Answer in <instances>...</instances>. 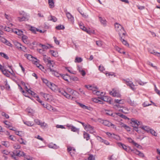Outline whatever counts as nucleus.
<instances>
[{
	"label": "nucleus",
	"mask_w": 160,
	"mask_h": 160,
	"mask_svg": "<svg viewBox=\"0 0 160 160\" xmlns=\"http://www.w3.org/2000/svg\"><path fill=\"white\" fill-rule=\"evenodd\" d=\"M132 151L134 153L138 155L141 157H144V154L137 150H132Z\"/></svg>",
	"instance_id": "18"
},
{
	"label": "nucleus",
	"mask_w": 160,
	"mask_h": 160,
	"mask_svg": "<svg viewBox=\"0 0 160 160\" xmlns=\"http://www.w3.org/2000/svg\"><path fill=\"white\" fill-rule=\"evenodd\" d=\"M115 48L118 52H119L120 53H122L121 51H122V50L120 48L117 46H115Z\"/></svg>",
	"instance_id": "53"
},
{
	"label": "nucleus",
	"mask_w": 160,
	"mask_h": 160,
	"mask_svg": "<svg viewBox=\"0 0 160 160\" xmlns=\"http://www.w3.org/2000/svg\"><path fill=\"white\" fill-rule=\"evenodd\" d=\"M53 38L55 43L57 45H59V42L57 40V38L55 37H54Z\"/></svg>",
	"instance_id": "62"
},
{
	"label": "nucleus",
	"mask_w": 160,
	"mask_h": 160,
	"mask_svg": "<svg viewBox=\"0 0 160 160\" xmlns=\"http://www.w3.org/2000/svg\"><path fill=\"white\" fill-rule=\"evenodd\" d=\"M22 39L23 42L26 44H29L30 42L29 40L28 39V37L27 36L22 35Z\"/></svg>",
	"instance_id": "15"
},
{
	"label": "nucleus",
	"mask_w": 160,
	"mask_h": 160,
	"mask_svg": "<svg viewBox=\"0 0 160 160\" xmlns=\"http://www.w3.org/2000/svg\"><path fill=\"white\" fill-rule=\"evenodd\" d=\"M120 37V40L122 43L126 46L129 47V44L127 41L125 40L124 39H123L122 37L121 36Z\"/></svg>",
	"instance_id": "25"
},
{
	"label": "nucleus",
	"mask_w": 160,
	"mask_h": 160,
	"mask_svg": "<svg viewBox=\"0 0 160 160\" xmlns=\"http://www.w3.org/2000/svg\"><path fill=\"white\" fill-rule=\"evenodd\" d=\"M48 19L49 20L52 21L53 22H56L57 20V18L55 17L52 15L48 17Z\"/></svg>",
	"instance_id": "29"
},
{
	"label": "nucleus",
	"mask_w": 160,
	"mask_h": 160,
	"mask_svg": "<svg viewBox=\"0 0 160 160\" xmlns=\"http://www.w3.org/2000/svg\"><path fill=\"white\" fill-rule=\"evenodd\" d=\"M88 160H95V156L92 155H90L88 158Z\"/></svg>",
	"instance_id": "49"
},
{
	"label": "nucleus",
	"mask_w": 160,
	"mask_h": 160,
	"mask_svg": "<svg viewBox=\"0 0 160 160\" xmlns=\"http://www.w3.org/2000/svg\"><path fill=\"white\" fill-rule=\"evenodd\" d=\"M39 45L44 50H47L51 47L52 46L51 45L48 44H47L46 45H43L41 44H39Z\"/></svg>",
	"instance_id": "16"
},
{
	"label": "nucleus",
	"mask_w": 160,
	"mask_h": 160,
	"mask_svg": "<svg viewBox=\"0 0 160 160\" xmlns=\"http://www.w3.org/2000/svg\"><path fill=\"white\" fill-rule=\"evenodd\" d=\"M25 153L19 150H14L12 152H11V156L15 160H18V158L17 156H24Z\"/></svg>",
	"instance_id": "2"
},
{
	"label": "nucleus",
	"mask_w": 160,
	"mask_h": 160,
	"mask_svg": "<svg viewBox=\"0 0 160 160\" xmlns=\"http://www.w3.org/2000/svg\"><path fill=\"white\" fill-rule=\"evenodd\" d=\"M127 102L129 104H130L132 106H135L136 105V103L134 101L130 99H128L127 100Z\"/></svg>",
	"instance_id": "27"
},
{
	"label": "nucleus",
	"mask_w": 160,
	"mask_h": 160,
	"mask_svg": "<svg viewBox=\"0 0 160 160\" xmlns=\"http://www.w3.org/2000/svg\"><path fill=\"white\" fill-rule=\"evenodd\" d=\"M140 128L148 132H149L151 129L149 127L147 126H142V127L141 126Z\"/></svg>",
	"instance_id": "30"
},
{
	"label": "nucleus",
	"mask_w": 160,
	"mask_h": 160,
	"mask_svg": "<svg viewBox=\"0 0 160 160\" xmlns=\"http://www.w3.org/2000/svg\"><path fill=\"white\" fill-rule=\"evenodd\" d=\"M79 105L82 108L88 109V106H86L85 105L80 103H79Z\"/></svg>",
	"instance_id": "57"
},
{
	"label": "nucleus",
	"mask_w": 160,
	"mask_h": 160,
	"mask_svg": "<svg viewBox=\"0 0 160 160\" xmlns=\"http://www.w3.org/2000/svg\"><path fill=\"white\" fill-rule=\"evenodd\" d=\"M62 78H63L66 81L68 82V76L67 75H63L61 76Z\"/></svg>",
	"instance_id": "56"
},
{
	"label": "nucleus",
	"mask_w": 160,
	"mask_h": 160,
	"mask_svg": "<svg viewBox=\"0 0 160 160\" xmlns=\"http://www.w3.org/2000/svg\"><path fill=\"white\" fill-rule=\"evenodd\" d=\"M83 137L84 138L86 139L87 141L89 140L90 139V136L89 134L85 132H84Z\"/></svg>",
	"instance_id": "31"
},
{
	"label": "nucleus",
	"mask_w": 160,
	"mask_h": 160,
	"mask_svg": "<svg viewBox=\"0 0 160 160\" xmlns=\"http://www.w3.org/2000/svg\"><path fill=\"white\" fill-rule=\"evenodd\" d=\"M100 21L102 24L103 26H105L106 25V20L103 18L100 17L99 18Z\"/></svg>",
	"instance_id": "28"
},
{
	"label": "nucleus",
	"mask_w": 160,
	"mask_h": 160,
	"mask_svg": "<svg viewBox=\"0 0 160 160\" xmlns=\"http://www.w3.org/2000/svg\"><path fill=\"white\" fill-rule=\"evenodd\" d=\"M110 94L113 97H120L121 96L120 93L114 89H112V91L110 92Z\"/></svg>",
	"instance_id": "7"
},
{
	"label": "nucleus",
	"mask_w": 160,
	"mask_h": 160,
	"mask_svg": "<svg viewBox=\"0 0 160 160\" xmlns=\"http://www.w3.org/2000/svg\"><path fill=\"white\" fill-rule=\"evenodd\" d=\"M24 123L28 126H31L33 125L32 123L29 121H24Z\"/></svg>",
	"instance_id": "40"
},
{
	"label": "nucleus",
	"mask_w": 160,
	"mask_h": 160,
	"mask_svg": "<svg viewBox=\"0 0 160 160\" xmlns=\"http://www.w3.org/2000/svg\"><path fill=\"white\" fill-rule=\"evenodd\" d=\"M102 123L104 125L108 127L114 126L113 124L107 120H104Z\"/></svg>",
	"instance_id": "21"
},
{
	"label": "nucleus",
	"mask_w": 160,
	"mask_h": 160,
	"mask_svg": "<svg viewBox=\"0 0 160 160\" xmlns=\"http://www.w3.org/2000/svg\"><path fill=\"white\" fill-rule=\"evenodd\" d=\"M0 70L2 71V73H4V72H6V69H4V67H2L1 65L0 64Z\"/></svg>",
	"instance_id": "63"
},
{
	"label": "nucleus",
	"mask_w": 160,
	"mask_h": 160,
	"mask_svg": "<svg viewBox=\"0 0 160 160\" xmlns=\"http://www.w3.org/2000/svg\"><path fill=\"white\" fill-rule=\"evenodd\" d=\"M116 114L118 116H120V117H121L124 119H126V118H127V117L126 116L123 115L122 114L120 113H117Z\"/></svg>",
	"instance_id": "51"
},
{
	"label": "nucleus",
	"mask_w": 160,
	"mask_h": 160,
	"mask_svg": "<svg viewBox=\"0 0 160 160\" xmlns=\"http://www.w3.org/2000/svg\"><path fill=\"white\" fill-rule=\"evenodd\" d=\"M68 152H69L70 154L71 155V156H72L73 153L72 154V152H71L72 150V148L71 147H70L68 148Z\"/></svg>",
	"instance_id": "58"
},
{
	"label": "nucleus",
	"mask_w": 160,
	"mask_h": 160,
	"mask_svg": "<svg viewBox=\"0 0 160 160\" xmlns=\"http://www.w3.org/2000/svg\"><path fill=\"white\" fill-rule=\"evenodd\" d=\"M121 125L122 127L124 128L125 129H127L128 131H130V128L129 126L123 123Z\"/></svg>",
	"instance_id": "43"
},
{
	"label": "nucleus",
	"mask_w": 160,
	"mask_h": 160,
	"mask_svg": "<svg viewBox=\"0 0 160 160\" xmlns=\"http://www.w3.org/2000/svg\"><path fill=\"white\" fill-rule=\"evenodd\" d=\"M118 111L124 113H128V110L126 107L122 106L121 109H118Z\"/></svg>",
	"instance_id": "20"
},
{
	"label": "nucleus",
	"mask_w": 160,
	"mask_h": 160,
	"mask_svg": "<svg viewBox=\"0 0 160 160\" xmlns=\"http://www.w3.org/2000/svg\"><path fill=\"white\" fill-rule=\"evenodd\" d=\"M112 138L115 139L117 140H120V138L119 136L113 133L112 135Z\"/></svg>",
	"instance_id": "41"
},
{
	"label": "nucleus",
	"mask_w": 160,
	"mask_h": 160,
	"mask_svg": "<svg viewBox=\"0 0 160 160\" xmlns=\"http://www.w3.org/2000/svg\"><path fill=\"white\" fill-rule=\"evenodd\" d=\"M30 30L31 31H32V32L34 33H36V31H39V29L35 28L34 27H31L30 29Z\"/></svg>",
	"instance_id": "44"
},
{
	"label": "nucleus",
	"mask_w": 160,
	"mask_h": 160,
	"mask_svg": "<svg viewBox=\"0 0 160 160\" xmlns=\"http://www.w3.org/2000/svg\"><path fill=\"white\" fill-rule=\"evenodd\" d=\"M45 108H46L47 109L50 111H55V109L53 108V107H52L51 105L49 104H47L45 105Z\"/></svg>",
	"instance_id": "23"
},
{
	"label": "nucleus",
	"mask_w": 160,
	"mask_h": 160,
	"mask_svg": "<svg viewBox=\"0 0 160 160\" xmlns=\"http://www.w3.org/2000/svg\"><path fill=\"white\" fill-rule=\"evenodd\" d=\"M66 126L68 127V129H70L73 132H77L79 134V129L77 128L73 125H71L68 124L66 125Z\"/></svg>",
	"instance_id": "5"
},
{
	"label": "nucleus",
	"mask_w": 160,
	"mask_h": 160,
	"mask_svg": "<svg viewBox=\"0 0 160 160\" xmlns=\"http://www.w3.org/2000/svg\"><path fill=\"white\" fill-rule=\"evenodd\" d=\"M15 32L17 33L19 35H22V31L17 30L15 31Z\"/></svg>",
	"instance_id": "48"
},
{
	"label": "nucleus",
	"mask_w": 160,
	"mask_h": 160,
	"mask_svg": "<svg viewBox=\"0 0 160 160\" xmlns=\"http://www.w3.org/2000/svg\"><path fill=\"white\" fill-rule=\"evenodd\" d=\"M96 44L98 46L101 47L103 45V42L100 40L97 41H96Z\"/></svg>",
	"instance_id": "35"
},
{
	"label": "nucleus",
	"mask_w": 160,
	"mask_h": 160,
	"mask_svg": "<svg viewBox=\"0 0 160 160\" xmlns=\"http://www.w3.org/2000/svg\"><path fill=\"white\" fill-rule=\"evenodd\" d=\"M14 45L18 48L19 46L20 47V46H22V45L20 43L18 42H15Z\"/></svg>",
	"instance_id": "61"
},
{
	"label": "nucleus",
	"mask_w": 160,
	"mask_h": 160,
	"mask_svg": "<svg viewBox=\"0 0 160 160\" xmlns=\"http://www.w3.org/2000/svg\"><path fill=\"white\" fill-rule=\"evenodd\" d=\"M48 3L51 8L54 7V2L53 0H48Z\"/></svg>",
	"instance_id": "33"
},
{
	"label": "nucleus",
	"mask_w": 160,
	"mask_h": 160,
	"mask_svg": "<svg viewBox=\"0 0 160 160\" xmlns=\"http://www.w3.org/2000/svg\"><path fill=\"white\" fill-rule=\"evenodd\" d=\"M98 98L104 101L108 102L109 103H110L111 102V98L108 96H103Z\"/></svg>",
	"instance_id": "13"
},
{
	"label": "nucleus",
	"mask_w": 160,
	"mask_h": 160,
	"mask_svg": "<svg viewBox=\"0 0 160 160\" xmlns=\"http://www.w3.org/2000/svg\"><path fill=\"white\" fill-rule=\"evenodd\" d=\"M66 14L68 20L72 23H73L74 22V17L69 12H66Z\"/></svg>",
	"instance_id": "12"
},
{
	"label": "nucleus",
	"mask_w": 160,
	"mask_h": 160,
	"mask_svg": "<svg viewBox=\"0 0 160 160\" xmlns=\"http://www.w3.org/2000/svg\"><path fill=\"white\" fill-rule=\"evenodd\" d=\"M117 143L120 148H122L127 152H129L130 150L129 147H127L126 145L121 142H118Z\"/></svg>",
	"instance_id": "8"
},
{
	"label": "nucleus",
	"mask_w": 160,
	"mask_h": 160,
	"mask_svg": "<svg viewBox=\"0 0 160 160\" xmlns=\"http://www.w3.org/2000/svg\"><path fill=\"white\" fill-rule=\"evenodd\" d=\"M115 27L116 31L118 32L119 37H121L122 34L124 36L125 35V32L121 25L118 23H116L115 24Z\"/></svg>",
	"instance_id": "3"
},
{
	"label": "nucleus",
	"mask_w": 160,
	"mask_h": 160,
	"mask_svg": "<svg viewBox=\"0 0 160 160\" xmlns=\"http://www.w3.org/2000/svg\"><path fill=\"white\" fill-rule=\"evenodd\" d=\"M64 26L62 25H59L56 27V28L58 30L63 29H64Z\"/></svg>",
	"instance_id": "42"
},
{
	"label": "nucleus",
	"mask_w": 160,
	"mask_h": 160,
	"mask_svg": "<svg viewBox=\"0 0 160 160\" xmlns=\"http://www.w3.org/2000/svg\"><path fill=\"white\" fill-rule=\"evenodd\" d=\"M147 64L149 65H151L152 67L154 68L155 69H157V67L156 66H153V64L152 63L150 62L149 61H148L147 62Z\"/></svg>",
	"instance_id": "59"
},
{
	"label": "nucleus",
	"mask_w": 160,
	"mask_h": 160,
	"mask_svg": "<svg viewBox=\"0 0 160 160\" xmlns=\"http://www.w3.org/2000/svg\"><path fill=\"white\" fill-rule=\"evenodd\" d=\"M43 97L47 101H49L52 100V96L50 94L44 93Z\"/></svg>",
	"instance_id": "19"
},
{
	"label": "nucleus",
	"mask_w": 160,
	"mask_h": 160,
	"mask_svg": "<svg viewBox=\"0 0 160 160\" xmlns=\"http://www.w3.org/2000/svg\"><path fill=\"white\" fill-rule=\"evenodd\" d=\"M42 80L43 82L45 83L52 90H54L55 89V88L57 86L54 84L48 82V81L46 79L43 78Z\"/></svg>",
	"instance_id": "4"
},
{
	"label": "nucleus",
	"mask_w": 160,
	"mask_h": 160,
	"mask_svg": "<svg viewBox=\"0 0 160 160\" xmlns=\"http://www.w3.org/2000/svg\"><path fill=\"white\" fill-rule=\"evenodd\" d=\"M17 20L19 22L25 21L28 20V19L26 17L23 16L22 17H18Z\"/></svg>",
	"instance_id": "26"
},
{
	"label": "nucleus",
	"mask_w": 160,
	"mask_h": 160,
	"mask_svg": "<svg viewBox=\"0 0 160 160\" xmlns=\"http://www.w3.org/2000/svg\"><path fill=\"white\" fill-rule=\"evenodd\" d=\"M106 114L112 116L113 117L115 116V115H117L116 113L113 114L112 112L108 111L107 112H106Z\"/></svg>",
	"instance_id": "45"
},
{
	"label": "nucleus",
	"mask_w": 160,
	"mask_h": 160,
	"mask_svg": "<svg viewBox=\"0 0 160 160\" xmlns=\"http://www.w3.org/2000/svg\"><path fill=\"white\" fill-rule=\"evenodd\" d=\"M98 139L101 142L104 143L105 144L107 145H109L110 143L108 141L103 139L100 137H98Z\"/></svg>",
	"instance_id": "22"
},
{
	"label": "nucleus",
	"mask_w": 160,
	"mask_h": 160,
	"mask_svg": "<svg viewBox=\"0 0 160 160\" xmlns=\"http://www.w3.org/2000/svg\"><path fill=\"white\" fill-rule=\"evenodd\" d=\"M44 60L45 61H47L48 62V65L49 66V68L48 69V71L50 72L51 73L53 76L57 77H59L61 75V74L57 71L56 66L55 65L53 64L52 63L53 62L46 59L44 58Z\"/></svg>",
	"instance_id": "1"
},
{
	"label": "nucleus",
	"mask_w": 160,
	"mask_h": 160,
	"mask_svg": "<svg viewBox=\"0 0 160 160\" xmlns=\"http://www.w3.org/2000/svg\"><path fill=\"white\" fill-rule=\"evenodd\" d=\"M15 133L16 135L20 136H22V132L21 131H17L16 130Z\"/></svg>",
	"instance_id": "54"
},
{
	"label": "nucleus",
	"mask_w": 160,
	"mask_h": 160,
	"mask_svg": "<svg viewBox=\"0 0 160 160\" xmlns=\"http://www.w3.org/2000/svg\"><path fill=\"white\" fill-rule=\"evenodd\" d=\"M11 152H8V151H7V150H4L2 151V152L3 154L7 155H9L10 156H11Z\"/></svg>",
	"instance_id": "50"
},
{
	"label": "nucleus",
	"mask_w": 160,
	"mask_h": 160,
	"mask_svg": "<svg viewBox=\"0 0 160 160\" xmlns=\"http://www.w3.org/2000/svg\"><path fill=\"white\" fill-rule=\"evenodd\" d=\"M115 102L116 103V104L119 103L120 104H123L124 103V101L122 99H115Z\"/></svg>",
	"instance_id": "34"
},
{
	"label": "nucleus",
	"mask_w": 160,
	"mask_h": 160,
	"mask_svg": "<svg viewBox=\"0 0 160 160\" xmlns=\"http://www.w3.org/2000/svg\"><path fill=\"white\" fill-rule=\"evenodd\" d=\"M13 147L14 149H17L20 148L21 146L19 144H15L13 145Z\"/></svg>",
	"instance_id": "47"
},
{
	"label": "nucleus",
	"mask_w": 160,
	"mask_h": 160,
	"mask_svg": "<svg viewBox=\"0 0 160 160\" xmlns=\"http://www.w3.org/2000/svg\"><path fill=\"white\" fill-rule=\"evenodd\" d=\"M122 80L125 81L126 84L128 86H129L132 90H135V88L134 87L135 85L131 81H130L128 79H127L126 80L123 79Z\"/></svg>",
	"instance_id": "6"
},
{
	"label": "nucleus",
	"mask_w": 160,
	"mask_h": 160,
	"mask_svg": "<svg viewBox=\"0 0 160 160\" xmlns=\"http://www.w3.org/2000/svg\"><path fill=\"white\" fill-rule=\"evenodd\" d=\"M82 60V58L76 57L75 60V62H80Z\"/></svg>",
	"instance_id": "36"
},
{
	"label": "nucleus",
	"mask_w": 160,
	"mask_h": 160,
	"mask_svg": "<svg viewBox=\"0 0 160 160\" xmlns=\"http://www.w3.org/2000/svg\"><path fill=\"white\" fill-rule=\"evenodd\" d=\"M15 82L17 83L18 84V87L20 89V90L23 93H25L24 91L23 90L21 86L19 84V83L16 81H15Z\"/></svg>",
	"instance_id": "52"
},
{
	"label": "nucleus",
	"mask_w": 160,
	"mask_h": 160,
	"mask_svg": "<svg viewBox=\"0 0 160 160\" xmlns=\"http://www.w3.org/2000/svg\"><path fill=\"white\" fill-rule=\"evenodd\" d=\"M131 123L133 125V126H138L139 125H140L141 122L138 121L134 118H132L131 119Z\"/></svg>",
	"instance_id": "11"
},
{
	"label": "nucleus",
	"mask_w": 160,
	"mask_h": 160,
	"mask_svg": "<svg viewBox=\"0 0 160 160\" xmlns=\"http://www.w3.org/2000/svg\"><path fill=\"white\" fill-rule=\"evenodd\" d=\"M58 92L65 97L67 98L70 99V98L71 95H70V93H68L64 90H59Z\"/></svg>",
	"instance_id": "10"
},
{
	"label": "nucleus",
	"mask_w": 160,
	"mask_h": 160,
	"mask_svg": "<svg viewBox=\"0 0 160 160\" xmlns=\"http://www.w3.org/2000/svg\"><path fill=\"white\" fill-rule=\"evenodd\" d=\"M149 51L152 54L157 57H160V52H155V50H153L152 51Z\"/></svg>",
	"instance_id": "32"
},
{
	"label": "nucleus",
	"mask_w": 160,
	"mask_h": 160,
	"mask_svg": "<svg viewBox=\"0 0 160 160\" xmlns=\"http://www.w3.org/2000/svg\"><path fill=\"white\" fill-rule=\"evenodd\" d=\"M132 140V142L133 144V145L137 148H138L139 145L137 143L135 142L131 138H130Z\"/></svg>",
	"instance_id": "64"
},
{
	"label": "nucleus",
	"mask_w": 160,
	"mask_h": 160,
	"mask_svg": "<svg viewBox=\"0 0 160 160\" xmlns=\"http://www.w3.org/2000/svg\"><path fill=\"white\" fill-rule=\"evenodd\" d=\"M85 129L91 133H93L95 132L93 128L89 124L85 126Z\"/></svg>",
	"instance_id": "9"
},
{
	"label": "nucleus",
	"mask_w": 160,
	"mask_h": 160,
	"mask_svg": "<svg viewBox=\"0 0 160 160\" xmlns=\"http://www.w3.org/2000/svg\"><path fill=\"white\" fill-rule=\"evenodd\" d=\"M0 54L1 56L7 59H8L9 58L8 56L6 54L3 52H0Z\"/></svg>",
	"instance_id": "46"
},
{
	"label": "nucleus",
	"mask_w": 160,
	"mask_h": 160,
	"mask_svg": "<svg viewBox=\"0 0 160 160\" xmlns=\"http://www.w3.org/2000/svg\"><path fill=\"white\" fill-rule=\"evenodd\" d=\"M149 132L152 135L155 136H157L158 135V133H157L154 130L152 129H151Z\"/></svg>",
	"instance_id": "39"
},
{
	"label": "nucleus",
	"mask_w": 160,
	"mask_h": 160,
	"mask_svg": "<svg viewBox=\"0 0 160 160\" xmlns=\"http://www.w3.org/2000/svg\"><path fill=\"white\" fill-rule=\"evenodd\" d=\"M96 89L95 91H93L94 94H96L98 96H100L101 97L105 95V92L98 91Z\"/></svg>",
	"instance_id": "14"
},
{
	"label": "nucleus",
	"mask_w": 160,
	"mask_h": 160,
	"mask_svg": "<svg viewBox=\"0 0 160 160\" xmlns=\"http://www.w3.org/2000/svg\"><path fill=\"white\" fill-rule=\"evenodd\" d=\"M120 104L119 103L116 104L114 105L113 108L115 109L118 111V109H121L122 107L123 106L122 105H120Z\"/></svg>",
	"instance_id": "24"
},
{
	"label": "nucleus",
	"mask_w": 160,
	"mask_h": 160,
	"mask_svg": "<svg viewBox=\"0 0 160 160\" xmlns=\"http://www.w3.org/2000/svg\"><path fill=\"white\" fill-rule=\"evenodd\" d=\"M79 27L83 31H85L86 30L87 28L83 25V24L82 23L79 24Z\"/></svg>",
	"instance_id": "37"
},
{
	"label": "nucleus",
	"mask_w": 160,
	"mask_h": 160,
	"mask_svg": "<svg viewBox=\"0 0 160 160\" xmlns=\"http://www.w3.org/2000/svg\"><path fill=\"white\" fill-rule=\"evenodd\" d=\"M25 56L27 58V59L29 60L33 58L32 56L31 55L29 54H26L25 55Z\"/></svg>",
	"instance_id": "55"
},
{
	"label": "nucleus",
	"mask_w": 160,
	"mask_h": 160,
	"mask_svg": "<svg viewBox=\"0 0 160 160\" xmlns=\"http://www.w3.org/2000/svg\"><path fill=\"white\" fill-rule=\"evenodd\" d=\"M1 114L2 116L5 117L6 118H9L8 115L4 112H2Z\"/></svg>",
	"instance_id": "60"
},
{
	"label": "nucleus",
	"mask_w": 160,
	"mask_h": 160,
	"mask_svg": "<svg viewBox=\"0 0 160 160\" xmlns=\"http://www.w3.org/2000/svg\"><path fill=\"white\" fill-rule=\"evenodd\" d=\"M67 92L70 94H73L74 92H76L75 91H74L72 89L70 88H67Z\"/></svg>",
	"instance_id": "38"
},
{
	"label": "nucleus",
	"mask_w": 160,
	"mask_h": 160,
	"mask_svg": "<svg viewBox=\"0 0 160 160\" xmlns=\"http://www.w3.org/2000/svg\"><path fill=\"white\" fill-rule=\"evenodd\" d=\"M85 87L89 90H91L92 91V92L93 93V91H95L96 89H98L96 87H94L90 85H85Z\"/></svg>",
	"instance_id": "17"
}]
</instances>
